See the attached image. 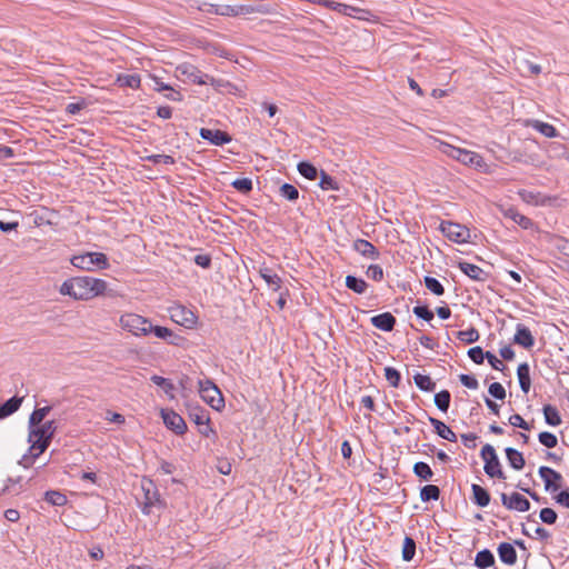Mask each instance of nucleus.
<instances>
[{
  "mask_svg": "<svg viewBox=\"0 0 569 569\" xmlns=\"http://www.w3.org/2000/svg\"><path fill=\"white\" fill-rule=\"evenodd\" d=\"M319 187L322 190H339V183L336 179L329 176L326 171L321 170L320 172V182Z\"/></svg>",
  "mask_w": 569,
  "mask_h": 569,
  "instance_id": "46",
  "label": "nucleus"
},
{
  "mask_svg": "<svg viewBox=\"0 0 569 569\" xmlns=\"http://www.w3.org/2000/svg\"><path fill=\"white\" fill-rule=\"evenodd\" d=\"M367 276L375 281H381L383 279V270L379 264H371L367 270Z\"/></svg>",
  "mask_w": 569,
  "mask_h": 569,
  "instance_id": "62",
  "label": "nucleus"
},
{
  "mask_svg": "<svg viewBox=\"0 0 569 569\" xmlns=\"http://www.w3.org/2000/svg\"><path fill=\"white\" fill-rule=\"evenodd\" d=\"M150 508L162 509L163 502L157 491L151 492L149 488H144V513H149Z\"/></svg>",
  "mask_w": 569,
  "mask_h": 569,
  "instance_id": "29",
  "label": "nucleus"
},
{
  "mask_svg": "<svg viewBox=\"0 0 569 569\" xmlns=\"http://www.w3.org/2000/svg\"><path fill=\"white\" fill-rule=\"evenodd\" d=\"M413 380H415L416 386L421 391L430 392L436 389V383L432 381V379L429 376L416 373L413 376Z\"/></svg>",
  "mask_w": 569,
  "mask_h": 569,
  "instance_id": "39",
  "label": "nucleus"
},
{
  "mask_svg": "<svg viewBox=\"0 0 569 569\" xmlns=\"http://www.w3.org/2000/svg\"><path fill=\"white\" fill-rule=\"evenodd\" d=\"M259 273L272 291L281 289L282 279L271 268L261 267Z\"/></svg>",
  "mask_w": 569,
  "mask_h": 569,
  "instance_id": "19",
  "label": "nucleus"
},
{
  "mask_svg": "<svg viewBox=\"0 0 569 569\" xmlns=\"http://www.w3.org/2000/svg\"><path fill=\"white\" fill-rule=\"evenodd\" d=\"M519 386L522 392L528 393L531 387L530 368L527 362L520 363L517 369Z\"/></svg>",
  "mask_w": 569,
  "mask_h": 569,
  "instance_id": "24",
  "label": "nucleus"
},
{
  "mask_svg": "<svg viewBox=\"0 0 569 569\" xmlns=\"http://www.w3.org/2000/svg\"><path fill=\"white\" fill-rule=\"evenodd\" d=\"M486 359L488 360L489 365L495 370L503 371L506 369V366L501 360H499L493 353L490 351L486 352Z\"/></svg>",
  "mask_w": 569,
  "mask_h": 569,
  "instance_id": "64",
  "label": "nucleus"
},
{
  "mask_svg": "<svg viewBox=\"0 0 569 569\" xmlns=\"http://www.w3.org/2000/svg\"><path fill=\"white\" fill-rule=\"evenodd\" d=\"M423 282L426 288L433 295L442 296L445 293V287L438 279L430 276H426Z\"/></svg>",
  "mask_w": 569,
  "mask_h": 569,
  "instance_id": "45",
  "label": "nucleus"
},
{
  "mask_svg": "<svg viewBox=\"0 0 569 569\" xmlns=\"http://www.w3.org/2000/svg\"><path fill=\"white\" fill-rule=\"evenodd\" d=\"M451 395L448 390H441L435 395V405L437 408L447 412L450 407Z\"/></svg>",
  "mask_w": 569,
  "mask_h": 569,
  "instance_id": "40",
  "label": "nucleus"
},
{
  "mask_svg": "<svg viewBox=\"0 0 569 569\" xmlns=\"http://www.w3.org/2000/svg\"><path fill=\"white\" fill-rule=\"evenodd\" d=\"M346 287L353 292L361 295L367 290L368 283L361 278L349 274L346 277Z\"/></svg>",
  "mask_w": 569,
  "mask_h": 569,
  "instance_id": "35",
  "label": "nucleus"
},
{
  "mask_svg": "<svg viewBox=\"0 0 569 569\" xmlns=\"http://www.w3.org/2000/svg\"><path fill=\"white\" fill-rule=\"evenodd\" d=\"M231 186L239 192L241 193H249L252 191V181L251 179L249 178H240V179H236L234 181L231 182Z\"/></svg>",
  "mask_w": 569,
  "mask_h": 569,
  "instance_id": "51",
  "label": "nucleus"
},
{
  "mask_svg": "<svg viewBox=\"0 0 569 569\" xmlns=\"http://www.w3.org/2000/svg\"><path fill=\"white\" fill-rule=\"evenodd\" d=\"M299 173L308 180H315L318 177V169L308 161H301L298 163Z\"/></svg>",
  "mask_w": 569,
  "mask_h": 569,
  "instance_id": "41",
  "label": "nucleus"
},
{
  "mask_svg": "<svg viewBox=\"0 0 569 569\" xmlns=\"http://www.w3.org/2000/svg\"><path fill=\"white\" fill-rule=\"evenodd\" d=\"M57 426L53 420L44 421L39 425L29 426L28 441L30 442L29 452L33 458L39 457L49 447Z\"/></svg>",
  "mask_w": 569,
  "mask_h": 569,
  "instance_id": "2",
  "label": "nucleus"
},
{
  "mask_svg": "<svg viewBox=\"0 0 569 569\" xmlns=\"http://www.w3.org/2000/svg\"><path fill=\"white\" fill-rule=\"evenodd\" d=\"M512 342L523 347L525 349H531L535 346V337L528 327L522 323H518Z\"/></svg>",
  "mask_w": 569,
  "mask_h": 569,
  "instance_id": "14",
  "label": "nucleus"
},
{
  "mask_svg": "<svg viewBox=\"0 0 569 569\" xmlns=\"http://www.w3.org/2000/svg\"><path fill=\"white\" fill-rule=\"evenodd\" d=\"M542 411H543L545 420L548 425L556 427L562 422L559 411L556 407H553L551 405H546L543 407Z\"/></svg>",
  "mask_w": 569,
  "mask_h": 569,
  "instance_id": "36",
  "label": "nucleus"
},
{
  "mask_svg": "<svg viewBox=\"0 0 569 569\" xmlns=\"http://www.w3.org/2000/svg\"><path fill=\"white\" fill-rule=\"evenodd\" d=\"M540 520L547 525H553L557 519L558 515L552 508H542L539 513Z\"/></svg>",
  "mask_w": 569,
  "mask_h": 569,
  "instance_id": "56",
  "label": "nucleus"
},
{
  "mask_svg": "<svg viewBox=\"0 0 569 569\" xmlns=\"http://www.w3.org/2000/svg\"><path fill=\"white\" fill-rule=\"evenodd\" d=\"M144 160L151 161L154 164H166V166H168V164H173L174 163V159L171 156H169V154H151V156H146Z\"/></svg>",
  "mask_w": 569,
  "mask_h": 569,
  "instance_id": "58",
  "label": "nucleus"
},
{
  "mask_svg": "<svg viewBox=\"0 0 569 569\" xmlns=\"http://www.w3.org/2000/svg\"><path fill=\"white\" fill-rule=\"evenodd\" d=\"M46 501L52 506H64L67 503V497L59 491H47Z\"/></svg>",
  "mask_w": 569,
  "mask_h": 569,
  "instance_id": "53",
  "label": "nucleus"
},
{
  "mask_svg": "<svg viewBox=\"0 0 569 569\" xmlns=\"http://www.w3.org/2000/svg\"><path fill=\"white\" fill-rule=\"evenodd\" d=\"M385 377L391 387H393V388L399 387L400 381H401V375L396 368L386 367L385 368Z\"/></svg>",
  "mask_w": 569,
  "mask_h": 569,
  "instance_id": "52",
  "label": "nucleus"
},
{
  "mask_svg": "<svg viewBox=\"0 0 569 569\" xmlns=\"http://www.w3.org/2000/svg\"><path fill=\"white\" fill-rule=\"evenodd\" d=\"M483 470L486 475H488L490 478H498V479H506V475L501 469L500 461L497 458H491V460H488L485 462Z\"/></svg>",
  "mask_w": 569,
  "mask_h": 569,
  "instance_id": "28",
  "label": "nucleus"
},
{
  "mask_svg": "<svg viewBox=\"0 0 569 569\" xmlns=\"http://www.w3.org/2000/svg\"><path fill=\"white\" fill-rule=\"evenodd\" d=\"M117 82L120 87H129L136 89L140 87L141 80L139 74H119Z\"/></svg>",
  "mask_w": 569,
  "mask_h": 569,
  "instance_id": "42",
  "label": "nucleus"
},
{
  "mask_svg": "<svg viewBox=\"0 0 569 569\" xmlns=\"http://www.w3.org/2000/svg\"><path fill=\"white\" fill-rule=\"evenodd\" d=\"M549 243L556 248L561 254L569 257V240L558 236L549 234Z\"/></svg>",
  "mask_w": 569,
  "mask_h": 569,
  "instance_id": "34",
  "label": "nucleus"
},
{
  "mask_svg": "<svg viewBox=\"0 0 569 569\" xmlns=\"http://www.w3.org/2000/svg\"><path fill=\"white\" fill-rule=\"evenodd\" d=\"M108 283L103 279L78 276L67 279L59 288L62 296H68L77 301H89L97 297L104 296Z\"/></svg>",
  "mask_w": 569,
  "mask_h": 569,
  "instance_id": "1",
  "label": "nucleus"
},
{
  "mask_svg": "<svg viewBox=\"0 0 569 569\" xmlns=\"http://www.w3.org/2000/svg\"><path fill=\"white\" fill-rule=\"evenodd\" d=\"M498 556L508 566H513L517 562V551L513 545L509 542H501L498 546Z\"/></svg>",
  "mask_w": 569,
  "mask_h": 569,
  "instance_id": "20",
  "label": "nucleus"
},
{
  "mask_svg": "<svg viewBox=\"0 0 569 569\" xmlns=\"http://www.w3.org/2000/svg\"><path fill=\"white\" fill-rule=\"evenodd\" d=\"M22 403V398L12 397L0 406V419L7 418L8 416L16 412Z\"/></svg>",
  "mask_w": 569,
  "mask_h": 569,
  "instance_id": "32",
  "label": "nucleus"
},
{
  "mask_svg": "<svg viewBox=\"0 0 569 569\" xmlns=\"http://www.w3.org/2000/svg\"><path fill=\"white\" fill-rule=\"evenodd\" d=\"M539 476L543 480L547 491H557L560 489L562 476L558 471L550 467L542 466L539 468Z\"/></svg>",
  "mask_w": 569,
  "mask_h": 569,
  "instance_id": "12",
  "label": "nucleus"
},
{
  "mask_svg": "<svg viewBox=\"0 0 569 569\" xmlns=\"http://www.w3.org/2000/svg\"><path fill=\"white\" fill-rule=\"evenodd\" d=\"M150 380L154 385L160 387L166 395H169L170 397H173L172 392L174 390V387H173L172 382L169 379L154 375V376H152L150 378Z\"/></svg>",
  "mask_w": 569,
  "mask_h": 569,
  "instance_id": "47",
  "label": "nucleus"
},
{
  "mask_svg": "<svg viewBox=\"0 0 569 569\" xmlns=\"http://www.w3.org/2000/svg\"><path fill=\"white\" fill-rule=\"evenodd\" d=\"M472 492V502L478 507L485 508L490 503V493L487 489L481 487L480 485L472 483L471 485Z\"/></svg>",
  "mask_w": 569,
  "mask_h": 569,
  "instance_id": "23",
  "label": "nucleus"
},
{
  "mask_svg": "<svg viewBox=\"0 0 569 569\" xmlns=\"http://www.w3.org/2000/svg\"><path fill=\"white\" fill-rule=\"evenodd\" d=\"M440 498V489L436 485H426L420 489V499L423 502L438 500Z\"/></svg>",
  "mask_w": 569,
  "mask_h": 569,
  "instance_id": "38",
  "label": "nucleus"
},
{
  "mask_svg": "<svg viewBox=\"0 0 569 569\" xmlns=\"http://www.w3.org/2000/svg\"><path fill=\"white\" fill-rule=\"evenodd\" d=\"M160 416L162 418L164 426L169 430H171L178 436H182L186 433L188 427L184 419L179 413H177L172 409L162 408L160 410Z\"/></svg>",
  "mask_w": 569,
  "mask_h": 569,
  "instance_id": "8",
  "label": "nucleus"
},
{
  "mask_svg": "<svg viewBox=\"0 0 569 569\" xmlns=\"http://www.w3.org/2000/svg\"><path fill=\"white\" fill-rule=\"evenodd\" d=\"M505 452L511 468H513L515 470H521L525 467L526 461L523 455L520 451H518L515 448L508 447L506 448Z\"/></svg>",
  "mask_w": 569,
  "mask_h": 569,
  "instance_id": "26",
  "label": "nucleus"
},
{
  "mask_svg": "<svg viewBox=\"0 0 569 569\" xmlns=\"http://www.w3.org/2000/svg\"><path fill=\"white\" fill-rule=\"evenodd\" d=\"M518 194L521 198V200L528 204L545 206L550 201V198L542 194L541 192L520 190Z\"/></svg>",
  "mask_w": 569,
  "mask_h": 569,
  "instance_id": "22",
  "label": "nucleus"
},
{
  "mask_svg": "<svg viewBox=\"0 0 569 569\" xmlns=\"http://www.w3.org/2000/svg\"><path fill=\"white\" fill-rule=\"evenodd\" d=\"M458 267L466 276L472 280L486 281L488 278V273L477 264L461 261L458 263Z\"/></svg>",
  "mask_w": 569,
  "mask_h": 569,
  "instance_id": "16",
  "label": "nucleus"
},
{
  "mask_svg": "<svg viewBox=\"0 0 569 569\" xmlns=\"http://www.w3.org/2000/svg\"><path fill=\"white\" fill-rule=\"evenodd\" d=\"M120 325L124 331L139 337L142 331V317L137 313H124L120 318Z\"/></svg>",
  "mask_w": 569,
  "mask_h": 569,
  "instance_id": "13",
  "label": "nucleus"
},
{
  "mask_svg": "<svg viewBox=\"0 0 569 569\" xmlns=\"http://www.w3.org/2000/svg\"><path fill=\"white\" fill-rule=\"evenodd\" d=\"M495 565V556L489 549H483L476 555L475 566L486 569Z\"/></svg>",
  "mask_w": 569,
  "mask_h": 569,
  "instance_id": "31",
  "label": "nucleus"
},
{
  "mask_svg": "<svg viewBox=\"0 0 569 569\" xmlns=\"http://www.w3.org/2000/svg\"><path fill=\"white\" fill-rule=\"evenodd\" d=\"M280 196L288 199L289 201H296L299 198V191L298 189L290 183H283L280 187Z\"/></svg>",
  "mask_w": 569,
  "mask_h": 569,
  "instance_id": "50",
  "label": "nucleus"
},
{
  "mask_svg": "<svg viewBox=\"0 0 569 569\" xmlns=\"http://www.w3.org/2000/svg\"><path fill=\"white\" fill-rule=\"evenodd\" d=\"M505 216L510 218L511 220H513L517 224H519L523 229H531L533 227V221L530 218L518 212V210L515 208H509L505 212Z\"/></svg>",
  "mask_w": 569,
  "mask_h": 569,
  "instance_id": "30",
  "label": "nucleus"
},
{
  "mask_svg": "<svg viewBox=\"0 0 569 569\" xmlns=\"http://www.w3.org/2000/svg\"><path fill=\"white\" fill-rule=\"evenodd\" d=\"M396 322V318L390 312H383L371 318L373 327L387 332L393 330Z\"/></svg>",
  "mask_w": 569,
  "mask_h": 569,
  "instance_id": "17",
  "label": "nucleus"
},
{
  "mask_svg": "<svg viewBox=\"0 0 569 569\" xmlns=\"http://www.w3.org/2000/svg\"><path fill=\"white\" fill-rule=\"evenodd\" d=\"M177 70L187 78L188 81L194 84H211L213 87L220 86V80L203 73L198 67L191 63H182Z\"/></svg>",
  "mask_w": 569,
  "mask_h": 569,
  "instance_id": "4",
  "label": "nucleus"
},
{
  "mask_svg": "<svg viewBox=\"0 0 569 569\" xmlns=\"http://www.w3.org/2000/svg\"><path fill=\"white\" fill-rule=\"evenodd\" d=\"M539 442L547 448H555L558 443L557 437L548 431H542L538 436Z\"/></svg>",
  "mask_w": 569,
  "mask_h": 569,
  "instance_id": "57",
  "label": "nucleus"
},
{
  "mask_svg": "<svg viewBox=\"0 0 569 569\" xmlns=\"http://www.w3.org/2000/svg\"><path fill=\"white\" fill-rule=\"evenodd\" d=\"M200 136L202 139L210 141L214 146H223L231 141V137L222 130L219 129H207L202 128L200 130Z\"/></svg>",
  "mask_w": 569,
  "mask_h": 569,
  "instance_id": "15",
  "label": "nucleus"
},
{
  "mask_svg": "<svg viewBox=\"0 0 569 569\" xmlns=\"http://www.w3.org/2000/svg\"><path fill=\"white\" fill-rule=\"evenodd\" d=\"M502 505L508 510H516L520 512H526L530 509L529 500L518 492H512L511 495H507L502 492L500 495Z\"/></svg>",
  "mask_w": 569,
  "mask_h": 569,
  "instance_id": "10",
  "label": "nucleus"
},
{
  "mask_svg": "<svg viewBox=\"0 0 569 569\" xmlns=\"http://www.w3.org/2000/svg\"><path fill=\"white\" fill-rule=\"evenodd\" d=\"M71 263L82 270H92L94 267L106 269L109 266L108 258L102 252H86L74 256Z\"/></svg>",
  "mask_w": 569,
  "mask_h": 569,
  "instance_id": "3",
  "label": "nucleus"
},
{
  "mask_svg": "<svg viewBox=\"0 0 569 569\" xmlns=\"http://www.w3.org/2000/svg\"><path fill=\"white\" fill-rule=\"evenodd\" d=\"M439 229L445 237L457 243H463L470 237V232L467 227L452 221H441Z\"/></svg>",
  "mask_w": 569,
  "mask_h": 569,
  "instance_id": "7",
  "label": "nucleus"
},
{
  "mask_svg": "<svg viewBox=\"0 0 569 569\" xmlns=\"http://www.w3.org/2000/svg\"><path fill=\"white\" fill-rule=\"evenodd\" d=\"M468 356L475 363L481 365L486 358V352H483L481 347L477 346L468 350Z\"/></svg>",
  "mask_w": 569,
  "mask_h": 569,
  "instance_id": "60",
  "label": "nucleus"
},
{
  "mask_svg": "<svg viewBox=\"0 0 569 569\" xmlns=\"http://www.w3.org/2000/svg\"><path fill=\"white\" fill-rule=\"evenodd\" d=\"M533 128L547 138L557 137V129L547 122L535 121Z\"/></svg>",
  "mask_w": 569,
  "mask_h": 569,
  "instance_id": "49",
  "label": "nucleus"
},
{
  "mask_svg": "<svg viewBox=\"0 0 569 569\" xmlns=\"http://www.w3.org/2000/svg\"><path fill=\"white\" fill-rule=\"evenodd\" d=\"M412 311L418 318L425 321H431L435 316L433 311L430 310L428 306H416Z\"/></svg>",
  "mask_w": 569,
  "mask_h": 569,
  "instance_id": "59",
  "label": "nucleus"
},
{
  "mask_svg": "<svg viewBox=\"0 0 569 569\" xmlns=\"http://www.w3.org/2000/svg\"><path fill=\"white\" fill-rule=\"evenodd\" d=\"M429 422L433 426L435 431L439 437L450 442L457 441L456 433L445 422L433 417H429Z\"/></svg>",
  "mask_w": 569,
  "mask_h": 569,
  "instance_id": "21",
  "label": "nucleus"
},
{
  "mask_svg": "<svg viewBox=\"0 0 569 569\" xmlns=\"http://www.w3.org/2000/svg\"><path fill=\"white\" fill-rule=\"evenodd\" d=\"M150 333L172 346H181L184 341L183 337L174 333L171 329L152 325L148 319L144 318V336Z\"/></svg>",
  "mask_w": 569,
  "mask_h": 569,
  "instance_id": "5",
  "label": "nucleus"
},
{
  "mask_svg": "<svg viewBox=\"0 0 569 569\" xmlns=\"http://www.w3.org/2000/svg\"><path fill=\"white\" fill-rule=\"evenodd\" d=\"M236 8L234 6L229 4H213L212 10L210 12L224 16V17H236Z\"/></svg>",
  "mask_w": 569,
  "mask_h": 569,
  "instance_id": "54",
  "label": "nucleus"
},
{
  "mask_svg": "<svg viewBox=\"0 0 569 569\" xmlns=\"http://www.w3.org/2000/svg\"><path fill=\"white\" fill-rule=\"evenodd\" d=\"M170 318L176 323L186 328H192L197 322L196 315L183 306H177L170 309Z\"/></svg>",
  "mask_w": 569,
  "mask_h": 569,
  "instance_id": "11",
  "label": "nucleus"
},
{
  "mask_svg": "<svg viewBox=\"0 0 569 569\" xmlns=\"http://www.w3.org/2000/svg\"><path fill=\"white\" fill-rule=\"evenodd\" d=\"M413 473L423 481H429L433 477V471L426 462L419 461L413 465Z\"/></svg>",
  "mask_w": 569,
  "mask_h": 569,
  "instance_id": "37",
  "label": "nucleus"
},
{
  "mask_svg": "<svg viewBox=\"0 0 569 569\" xmlns=\"http://www.w3.org/2000/svg\"><path fill=\"white\" fill-rule=\"evenodd\" d=\"M353 249L365 258L372 260L379 258V251L377 250V248L371 242L365 239H357L353 242Z\"/></svg>",
  "mask_w": 569,
  "mask_h": 569,
  "instance_id": "18",
  "label": "nucleus"
},
{
  "mask_svg": "<svg viewBox=\"0 0 569 569\" xmlns=\"http://www.w3.org/2000/svg\"><path fill=\"white\" fill-rule=\"evenodd\" d=\"M457 338L462 342L473 343L479 340L480 335L479 331L472 327L465 331H458Z\"/></svg>",
  "mask_w": 569,
  "mask_h": 569,
  "instance_id": "48",
  "label": "nucleus"
},
{
  "mask_svg": "<svg viewBox=\"0 0 569 569\" xmlns=\"http://www.w3.org/2000/svg\"><path fill=\"white\" fill-rule=\"evenodd\" d=\"M415 555L416 541L411 537L406 536L402 546V559L405 561H410L413 559Z\"/></svg>",
  "mask_w": 569,
  "mask_h": 569,
  "instance_id": "44",
  "label": "nucleus"
},
{
  "mask_svg": "<svg viewBox=\"0 0 569 569\" xmlns=\"http://www.w3.org/2000/svg\"><path fill=\"white\" fill-rule=\"evenodd\" d=\"M201 398L213 409L219 410L224 406L223 397L218 387L210 380L200 382Z\"/></svg>",
  "mask_w": 569,
  "mask_h": 569,
  "instance_id": "6",
  "label": "nucleus"
},
{
  "mask_svg": "<svg viewBox=\"0 0 569 569\" xmlns=\"http://www.w3.org/2000/svg\"><path fill=\"white\" fill-rule=\"evenodd\" d=\"M440 150L448 157H451L458 161L465 149L451 146L446 142H441Z\"/></svg>",
  "mask_w": 569,
  "mask_h": 569,
  "instance_id": "55",
  "label": "nucleus"
},
{
  "mask_svg": "<svg viewBox=\"0 0 569 569\" xmlns=\"http://www.w3.org/2000/svg\"><path fill=\"white\" fill-rule=\"evenodd\" d=\"M50 411H51L50 406L34 409L29 417V426L39 425V423L44 422L43 420L50 413Z\"/></svg>",
  "mask_w": 569,
  "mask_h": 569,
  "instance_id": "43",
  "label": "nucleus"
},
{
  "mask_svg": "<svg viewBox=\"0 0 569 569\" xmlns=\"http://www.w3.org/2000/svg\"><path fill=\"white\" fill-rule=\"evenodd\" d=\"M188 415L191 421H193L197 426H202L206 425V422H210L209 412L202 407H189Z\"/></svg>",
  "mask_w": 569,
  "mask_h": 569,
  "instance_id": "27",
  "label": "nucleus"
},
{
  "mask_svg": "<svg viewBox=\"0 0 569 569\" xmlns=\"http://www.w3.org/2000/svg\"><path fill=\"white\" fill-rule=\"evenodd\" d=\"M236 8V17L237 16H247L251 13H268L269 9L264 4H239L234 6Z\"/></svg>",
  "mask_w": 569,
  "mask_h": 569,
  "instance_id": "33",
  "label": "nucleus"
},
{
  "mask_svg": "<svg viewBox=\"0 0 569 569\" xmlns=\"http://www.w3.org/2000/svg\"><path fill=\"white\" fill-rule=\"evenodd\" d=\"M488 392L498 400H503L506 398V390L499 382H492L489 386Z\"/></svg>",
  "mask_w": 569,
  "mask_h": 569,
  "instance_id": "61",
  "label": "nucleus"
},
{
  "mask_svg": "<svg viewBox=\"0 0 569 569\" xmlns=\"http://www.w3.org/2000/svg\"><path fill=\"white\" fill-rule=\"evenodd\" d=\"M509 423L523 430H530L529 423L519 413L510 416Z\"/></svg>",
  "mask_w": 569,
  "mask_h": 569,
  "instance_id": "63",
  "label": "nucleus"
},
{
  "mask_svg": "<svg viewBox=\"0 0 569 569\" xmlns=\"http://www.w3.org/2000/svg\"><path fill=\"white\" fill-rule=\"evenodd\" d=\"M458 161L475 168H482L486 166L483 158L479 153L467 149L463 150Z\"/></svg>",
  "mask_w": 569,
  "mask_h": 569,
  "instance_id": "25",
  "label": "nucleus"
},
{
  "mask_svg": "<svg viewBox=\"0 0 569 569\" xmlns=\"http://www.w3.org/2000/svg\"><path fill=\"white\" fill-rule=\"evenodd\" d=\"M144 79H148L147 84L156 91L166 92L164 97L172 101H181L182 94L176 91L170 84L163 82L162 78L153 72L144 74Z\"/></svg>",
  "mask_w": 569,
  "mask_h": 569,
  "instance_id": "9",
  "label": "nucleus"
}]
</instances>
